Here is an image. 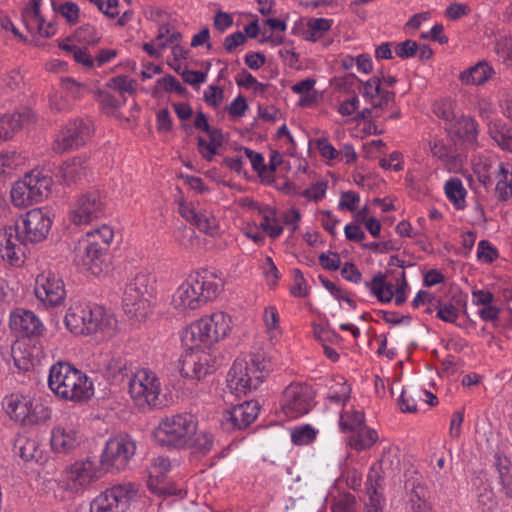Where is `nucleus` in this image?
I'll use <instances>...</instances> for the list:
<instances>
[{"label": "nucleus", "instance_id": "f257e3e1", "mask_svg": "<svg viewBox=\"0 0 512 512\" xmlns=\"http://www.w3.org/2000/svg\"><path fill=\"white\" fill-rule=\"evenodd\" d=\"M222 286V279L214 271L204 269L191 273L173 293L171 304L180 312L199 309L214 300Z\"/></svg>", "mask_w": 512, "mask_h": 512}, {"label": "nucleus", "instance_id": "f03ea898", "mask_svg": "<svg viewBox=\"0 0 512 512\" xmlns=\"http://www.w3.org/2000/svg\"><path fill=\"white\" fill-rule=\"evenodd\" d=\"M66 327L75 335H91L101 332L112 336L116 318L104 307L90 302L73 303L65 316Z\"/></svg>", "mask_w": 512, "mask_h": 512}, {"label": "nucleus", "instance_id": "7ed1b4c3", "mask_svg": "<svg viewBox=\"0 0 512 512\" xmlns=\"http://www.w3.org/2000/svg\"><path fill=\"white\" fill-rule=\"evenodd\" d=\"M273 369L269 358L262 353L238 358L229 370L228 387L237 395H246L255 390Z\"/></svg>", "mask_w": 512, "mask_h": 512}, {"label": "nucleus", "instance_id": "20e7f679", "mask_svg": "<svg viewBox=\"0 0 512 512\" xmlns=\"http://www.w3.org/2000/svg\"><path fill=\"white\" fill-rule=\"evenodd\" d=\"M233 318L224 311H215L190 324L182 333L184 346L211 345L227 338L233 329Z\"/></svg>", "mask_w": 512, "mask_h": 512}, {"label": "nucleus", "instance_id": "39448f33", "mask_svg": "<svg viewBox=\"0 0 512 512\" xmlns=\"http://www.w3.org/2000/svg\"><path fill=\"white\" fill-rule=\"evenodd\" d=\"M114 238V231L108 225L87 232L74 246L73 261L93 274L102 271L106 252Z\"/></svg>", "mask_w": 512, "mask_h": 512}, {"label": "nucleus", "instance_id": "423d86ee", "mask_svg": "<svg viewBox=\"0 0 512 512\" xmlns=\"http://www.w3.org/2000/svg\"><path fill=\"white\" fill-rule=\"evenodd\" d=\"M155 277L148 272H138L126 285L122 303L125 314L136 321L145 320L152 312Z\"/></svg>", "mask_w": 512, "mask_h": 512}, {"label": "nucleus", "instance_id": "0eeeda50", "mask_svg": "<svg viewBox=\"0 0 512 512\" xmlns=\"http://www.w3.org/2000/svg\"><path fill=\"white\" fill-rule=\"evenodd\" d=\"M198 428L197 417L183 412L166 416L154 431L155 440L162 446L183 449Z\"/></svg>", "mask_w": 512, "mask_h": 512}, {"label": "nucleus", "instance_id": "6e6552de", "mask_svg": "<svg viewBox=\"0 0 512 512\" xmlns=\"http://www.w3.org/2000/svg\"><path fill=\"white\" fill-rule=\"evenodd\" d=\"M8 417L22 425H37L51 419V409L30 394L13 392L2 402Z\"/></svg>", "mask_w": 512, "mask_h": 512}, {"label": "nucleus", "instance_id": "1a4fd4ad", "mask_svg": "<svg viewBox=\"0 0 512 512\" xmlns=\"http://www.w3.org/2000/svg\"><path fill=\"white\" fill-rule=\"evenodd\" d=\"M53 180L45 170L34 169L16 181L11 189V201L15 207H28L46 199Z\"/></svg>", "mask_w": 512, "mask_h": 512}, {"label": "nucleus", "instance_id": "9d476101", "mask_svg": "<svg viewBox=\"0 0 512 512\" xmlns=\"http://www.w3.org/2000/svg\"><path fill=\"white\" fill-rule=\"evenodd\" d=\"M101 477L98 464L90 458L79 459L66 466L56 479L58 489L69 497L83 494Z\"/></svg>", "mask_w": 512, "mask_h": 512}, {"label": "nucleus", "instance_id": "9b49d317", "mask_svg": "<svg viewBox=\"0 0 512 512\" xmlns=\"http://www.w3.org/2000/svg\"><path fill=\"white\" fill-rule=\"evenodd\" d=\"M136 440L126 433L110 437L102 450L100 464L107 471H122L135 456Z\"/></svg>", "mask_w": 512, "mask_h": 512}, {"label": "nucleus", "instance_id": "f8f14e48", "mask_svg": "<svg viewBox=\"0 0 512 512\" xmlns=\"http://www.w3.org/2000/svg\"><path fill=\"white\" fill-rule=\"evenodd\" d=\"M129 393L138 406L158 407L163 404L160 379L148 368L139 369L132 375L129 380Z\"/></svg>", "mask_w": 512, "mask_h": 512}, {"label": "nucleus", "instance_id": "ddd939ff", "mask_svg": "<svg viewBox=\"0 0 512 512\" xmlns=\"http://www.w3.org/2000/svg\"><path fill=\"white\" fill-rule=\"evenodd\" d=\"M52 218L44 208H32L19 215L14 226L24 246L44 241L51 230Z\"/></svg>", "mask_w": 512, "mask_h": 512}, {"label": "nucleus", "instance_id": "4468645a", "mask_svg": "<svg viewBox=\"0 0 512 512\" xmlns=\"http://www.w3.org/2000/svg\"><path fill=\"white\" fill-rule=\"evenodd\" d=\"M106 215V198L99 191H89L80 195L72 203L69 221L75 226H87Z\"/></svg>", "mask_w": 512, "mask_h": 512}, {"label": "nucleus", "instance_id": "2eb2a0df", "mask_svg": "<svg viewBox=\"0 0 512 512\" xmlns=\"http://www.w3.org/2000/svg\"><path fill=\"white\" fill-rule=\"evenodd\" d=\"M137 493L133 483L113 485L98 494L90 503V512H126Z\"/></svg>", "mask_w": 512, "mask_h": 512}, {"label": "nucleus", "instance_id": "dca6fc26", "mask_svg": "<svg viewBox=\"0 0 512 512\" xmlns=\"http://www.w3.org/2000/svg\"><path fill=\"white\" fill-rule=\"evenodd\" d=\"M85 441L86 436L80 425L71 419L60 421L50 432V447L55 454L74 453Z\"/></svg>", "mask_w": 512, "mask_h": 512}, {"label": "nucleus", "instance_id": "f3484780", "mask_svg": "<svg viewBox=\"0 0 512 512\" xmlns=\"http://www.w3.org/2000/svg\"><path fill=\"white\" fill-rule=\"evenodd\" d=\"M314 398L315 393L310 385L291 383L282 393L280 406L288 418L295 419L310 412Z\"/></svg>", "mask_w": 512, "mask_h": 512}, {"label": "nucleus", "instance_id": "a211bd4d", "mask_svg": "<svg viewBox=\"0 0 512 512\" xmlns=\"http://www.w3.org/2000/svg\"><path fill=\"white\" fill-rule=\"evenodd\" d=\"M34 292L36 298L47 307L60 306L66 298L63 280L52 271L37 275Z\"/></svg>", "mask_w": 512, "mask_h": 512}, {"label": "nucleus", "instance_id": "6ab92c4d", "mask_svg": "<svg viewBox=\"0 0 512 512\" xmlns=\"http://www.w3.org/2000/svg\"><path fill=\"white\" fill-rule=\"evenodd\" d=\"M201 346H185V353L180 360V373L183 377L200 380L210 373L212 368L210 365L211 356Z\"/></svg>", "mask_w": 512, "mask_h": 512}, {"label": "nucleus", "instance_id": "aec40b11", "mask_svg": "<svg viewBox=\"0 0 512 512\" xmlns=\"http://www.w3.org/2000/svg\"><path fill=\"white\" fill-rule=\"evenodd\" d=\"M179 213L199 231L211 237L220 235L219 221L211 211L199 208L194 203L181 202Z\"/></svg>", "mask_w": 512, "mask_h": 512}, {"label": "nucleus", "instance_id": "412c9836", "mask_svg": "<svg viewBox=\"0 0 512 512\" xmlns=\"http://www.w3.org/2000/svg\"><path fill=\"white\" fill-rule=\"evenodd\" d=\"M9 326L21 337H38L42 335L45 326L40 318L32 311L16 308L10 313Z\"/></svg>", "mask_w": 512, "mask_h": 512}, {"label": "nucleus", "instance_id": "4be33fe9", "mask_svg": "<svg viewBox=\"0 0 512 512\" xmlns=\"http://www.w3.org/2000/svg\"><path fill=\"white\" fill-rule=\"evenodd\" d=\"M259 404L257 401H245L223 413L221 424L226 430L244 429L258 416Z\"/></svg>", "mask_w": 512, "mask_h": 512}, {"label": "nucleus", "instance_id": "5701e85b", "mask_svg": "<svg viewBox=\"0 0 512 512\" xmlns=\"http://www.w3.org/2000/svg\"><path fill=\"white\" fill-rule=\"evenodd\" d=\"M19 235L14 225L0 228V257L11 266H19L22 263L24 243L21 242Z\"/></svg>", "mask_w": 512, "mask_h": 512}, {"label": "nucleus", "instance_id": "b1692460", "mask_svg": "<svg viewBox=\"0 0 512 512\" xmlns=\"http://www.w3.org/2000/svg\"><path fill=\"white\" fill-rule=\"evenodd\" d=\"M22 21L32 35L50 38L57 32L56 25L52 22H46L41 15L40 0H30L23 8Z\"/></svg>", "mask_w": 512, "mask_h": 512}, {"label": "nucleus", "instance_id": "393cba45", "mask_svg": "<svg viewBox=\"0 0 512 512\" xmlns=\"http://www.w3.org/2000/svg\"><path fill=\"white\" fill-rule=\"evenodd\" d=\"M78 369L66 362L53 364L49 370L48 387L59 398L68 400V389Z\"/></svg>", "mask_w": 512, "mask_h": 512}, {"label": "nucleus", "instance_id": "a878e982", "mask_svg": "<svg viewBox=\"0 0 512 512\" xmlns=\"http://www.w3.org/2000/svg\"><path fill=\"white\" fill-rule=\"evenodd\" d=\"M479 180L485 185L504 181H512V165L503 162L485 161L475 165Z\"/></svg>", "mask_w": 512, "mask_h": 512}, {"label": "nucleus", "instance_id": "bb28decb", "mask_svg": "<svg viewBox=\"0 0 512 512\" xmlns=\"http://www.w3.org/2000/svg\"><path fill=\"white\" fill-rule=\"evenodd\" d=\"M361 84V95L373 108H383L394 101L395 94L385 90L378 77L372 76Z\"/></svg>", "mask_w": 512, "mask_h": 512}, {"label": "nucleus", "instance_id": "cd10ccee", "mask_svg": "<svg viewBox=\"0 0 512 512\" xmlns=\"http://www.w3.org/2000/svg\"><path fill=\"white\" fill-rule=\"evenodd\" d=\"M34 114L30 108H22L11 114H6L0 118L1 139L7 141L20 129L33 121Z\"/></svg>", "mask_w": 512, "mask_h": 512}, {"label": "nucleus", "instance_id": "c85d7f7f", "mask_svg": "<svg viewBox=\"0 0 512 512\" xmlns=\"http://www.w3.org/2000/svg\"><path fill=\"white\" fill-rule=\"evenodd\" d=\"M450 134L462 140L468 147L477 146L478 125L474 118L460 115L450 126H447Z\"/></svg>", "mask_w": 512, "mask_h": 512}, {"label": "nucleus", "instance_id": "c756f323", "mask_svg": "<svg viewBox=\"0 0 512 512\" xmlns=\"http://www.w3.org/2000/svg\"><path fill=\"white\" fill-rule=\"evenodd\" d=\"M350 395L351 386L343 376L337 375L327 380L325 399L330 404L344 407Z\"/></svg>", "mask_w": 512, "mask_h": 512}, {"label": "nucleus", "instance_id": "7c9ffc66", "mask_svg": "<svg viewBox=\"0 0 512 512\" xmlns=\"http://www.w3.org/2000/svg\"><path fill=\"white\" fill-rule=\"evenodd\" d=\"M172 463L167 456H158L153 459L150 470L147 486L152 493L163 494L165 487L162 486V481L165 475L171 470Z\"/></svg>", "mask_w": 512, "mask_h": 512}, {"label": "nucleus", "instance_id": "2f4dec72", "mask_svg": "<svg viewBox=\"0 0 512 512\" xmlns=\"http://www.w3.org/2000/svg\"><path fill=\"white\" fill-rule=\"evenodd\" d=\"M93 395L94 385L92 380L78 369V375H75L68 389L69 397L67 401L80 403L90 399Z\"/></svg>", "mask_w": 512, "mask_h": 512}, {"label": "nucleus", "instance_id": "473e14b6", "mask_svg": "<svg viewBox=\"0 0 512 512\" xmlns=\"http://www.w3.org/2000/svg\"><path fill=\"white\" fill-rule=\"evenodd\" d=\"M88 165L84 157H73L65 161L58 174L66 184L76 183L87 175Z\"/></svg>", "mask_w": 512, "mask_h": 512}, {"label": "nucleus", "instance_id": "72a5a7b5", "mask_svg": "<svg viewBox=\"0 0 512 512\" xmlns=\"http://www.w3.org/2000/svg\"><path fill=\"white\" fill-rule=\"evenodd\" d=\"M487 126L488 134L496 145L512 153V128L501 119L490 120Z\"/></svg>", "mask_w": 512, "mask_h": 512}, {"label": "nucleus", "instance_id": "f704fd0d", "mask_svg": "<svg viewBox=\"0 0 512 512\" xmlns=\"http://www.w3.org/2000/svg\"><path fill=\"white\" fill-rule=\"evenodd\" d=\"M433 157L443 163L449 172H457L460 169V159L454 149L443 140H435L431 146Z\"/></svg>", "mask_w": 512, "mask_h": 512}, {"label": "nucleus", "instance_id": "c9c22d12", "mask_svg": "<svg viewBox=\"0 0 512 512\" xmlns=\"http://www.w3.org/2000/svg\"><path fill=\"white\" fill-rule=\"evenodd\" d=\"M495 71L486 61H479L460 74V80L467 85H482L487 82Z\"/></svg>", "mask_w": 512, "mask_h": 512}, {"label": "nucleus", "instance_id": "e433bc0d", "mask_svg": "<svg viewBox=\"0 0 512 512\" xmlns=\"http://www.w3.org/2000/svg\"><path fill=\"white\" fill-rule=\"evenodd\" d=\"M189 444L184 449L191 451L196 457H204L208 455L214 446V435L206 430H198L193 436H190Z\"/></svg>", "mask_w": 512, "mask_h": 512}, {"label": "nucleus", "instance_id": "4c0bfd02", "mask_svg": "<svg viewBox=\"0 0 512 512\" xmlns=\"http://www.w3.org/2000/svg\"><path fill=\"white\" fill-rule=\"evenodd\" d=\"M365 287L382 303H388L394 297V284L388 282L382 273H377L371 281L365 282Z\"/></svg>", "mask_w": 512, "mask_h": 512}, {"label": "nucleus", "instance_id": "58836bf2", "mask_svg": "<svg viewBox=\"0 0 512 512\" xmlns=\"http://www.w3.org/2000/svg\"><path fill=\"white\" fill-rule=\"evenodd\" d=\"M378 440L376 430L369 428L366 424L351 432L348 445L356 451L370 449Z\"/></svg>", "mask_w": 512, "mask_h": 512}, {"label": "nucleus", "instance_id": "ea45409f", "mask_svg": "<svg viewBox=\"0 0 512 512\" xmlns=\"http://www.w3.org/2000/svg\"><path fill=\"white\" fill-rule=\"evenodd\" d=\"M444 193L453 207L457 210H463L466 207L467 190L461 179L457 177L449 178L444 184Z\"/></svg>", "mask_w": 512, "mask_h": 512}, {"label": "nucleus", "instance_id": "a19ab883", "mask_svg": "<svg viewBox=\"0 0 512 512\" xmlns=\"http://www.w3.org/2000/svg\"><path fill=\"white\" fill-rule=\"evenodd\" d=\"M261 215L260 228L271 238L276 239L283 233V227L277 217L276 210L264 205L259 208Z\"/></svg>", "mask_w": 512, "mask_h": 512}, {"label": "nucleus", "instance_id": "79ce46f5", "mask_svg": "<svg viewBox=\"0 0 512 512\" xmlns=\"http://www.w3.org/2000/svg\"><path fill=\"white\" fill-rule=\"evenodd\" d=\"M332 19L310 18L307 21L306 29L303 31V38L309 42H317L331 29Z\"/></svg>", "mask_w": 512, "mask_h": 512}, {"label": "nucleus", "instance_id": "37998d69", "mask_svg": "<svg viewBox=\"0 0 512 512\" xmlns=\"http://www.w3.org/2000/svg\"><path fill=\"white\" fill-rule=\"evenodd\" d=\"M365 423V415L361 410L354 408L344 409L339 417V429L344 433H351L360 429Z\"/></svg>", "mask_w": 512, "mask_h": 512}, {"label": "nucleus", "instance_id": "c03bdc74", "mask_svg": "<svg viewBox=\"0 0 512 512\" xmlns=\"http://www.w3.org/2000/svg\"><path fill=\"white\" fill-rule=\"evenodd\" d=\"M427 488L420 482L413 483L409 503L412 512H434L432 505L427 501Z\"/></svg>", "mask_w": 512, "mask_h": 512}, {"label": "nucleus", "instance_id": "a18cd8bd", "mask_svg": "<svg viewBox=\"0 0 512 512\" xmlns=\"http://www.w3.org/2000/svg\"><path fill=\"white\" fill-rule=\"evenodd\" d=\"M263 322L271 341L277 342L281 337L280 316L275 306H268L263 312Z\"/></svg>", "mask_w": 512, "mask_h": 512}, {"label": "nucleus", "instance_id": "49530a36", "mask_svg": "<svg viewBox=\"0 0 512 512\" xmlns=\"http://www.w3.org/2000/svg\"><path fill=\"white\" fill-rule=\"evenodd\" d=\"M53 10L61 16L68 24L75 25L79 21L80 8L78 4L71 1L52 2Z\"/></svg>", "mask_w": 512, "mask_h": 512}, {"label": "nucleus", "instance_id": "de8ad7c7", "mask_svg": "<svg viewBox=\"0 0 512 512\" xmlns=\"http://www.w3.org/2000/svg\"><path fill=\"white\" fill-rule=\"evenodd\" d=\"M495 466L499 474L503 492L507 497L512 499V472L509 467V460L506 457L498 456Z\"/></svg>", "mask_w": 512, "mask_h": 512}, {"label": "nucleus", "instance_id": "09e8293b", "mask_svg": "<svg viewBox=\"0 0 512 512\" xmlns=\"http://www.w3.org/2000/svg\"><path fill=\"white\" fill-rule=\"evenodd\" d=\"M66 128L79 146L83 145L92 133L90 122L83 119L69 122Z\"/></svg>", "mask_w": 512, "mask_h": 512}, {"label": "nucleus", "instance_id": "8fccbe9b", "mask_svg": "<svg viewBox=\"0 0 512 512\" xmlns=\"http://www.w3.org/2000/svg\"><path fill=\"white\" fill-rule=\"evenodd\" d=\"M318 435V431L309 424L296 426L291 430V441L295 445H308L312 443Z\"/></svg>", "mask_w": 512, "mask_h": 512}, {"label": "nucleus", "instance_id": "3c124183", "mask_svg": "<svg viewBox=\"0 0 512 512\" xmlns=\"http://www.w3.org/2000/svg\"><path fill=\"white\" fill-rule=\"evenodd\" d=\"M420 388L408 387L402 390L399 398L401 411L413 413L417 411V399H420Z\"/></svg>", "mask_w": 512, "mask_h": 512}, {"label": "nucleus", "instance_id": "603ef678", "mask_svg": "<svg viewBox=\"0 0 512 512\" xmlns=\"http://www.w3.org/2000/svg\"><path fill=\"white\" fill-rule=\"evenodd\" d=\"M109 87L120 97H124L125 93L132 95L136 92L137 82L128 76L120 75L111 79Z\"/></svg>", "mask_w": 512, "mask_h": 512}, {"label": "nucleus", "instance_id": "864d4df0", "mask_svg": "<svg viewBox=\"0 0 512 512\" xmlns=\"http://www.w3.org/2000/svg\"><path fill=\"white\" fill-rule=\"evenodd\" d=\"M181 34L174 30L169 24H162L158 28L156 44L160 48H167L169 45L179 42Z\"/></svg>", "mask_w": 512, "mask_h": 512}, {"label": "nucleus", "instance_id": "5fc2aeb1", "mask_svg": "<svg viewBox=\"0 0 512 512\" xmlns=\"http://www.w3.org/2000/svg\"><path fill=\"white\" fill-rule=\"evenodd\" d=\"M436 316L447 323H455L459 316L458 308L452 302H437Z\"/></svg>", "mask_w": 512, "mask_h": 512}, {"label": "nucleus", "instance_id": "6e6d98bb", "mask_svg": "<svg viewBox=\"0 0 512 512\" xmlns=\"http://www.w3.org/2000/svg\"><path fill=\"white\" fill-rule=\"evenodd\" d=\"M75 38L79 42L88 45H95L100 41L101 35L94 26L90 24H85L76 30Z\"/></svg>", "mask_w": 512, "mask_h": 512}, {"label": "nucleus", "instance_id": "4d7b16f0", "mask_svg": "<svg viewBox=\"0 0 512 512\" xmlns=\"http://www.w3.org/2000/svg\"><path fill=\"white\" fill-rule=\"evenodd\" d=\"M18 455L25 461L35 460L39 451L35 440L19 439L17 441Z\"/></svg>", "mask_w": 512, "mask_h": 512}, {"label": "nucleus", "instance_id": "13d9d810", "mask_svg": "<svg viewBox=\"0 0 512 512\" xmlns=\"http://www.w3.org/2000/svg\"><path fill=\"white\" fill-rule=\"evenodd\" d=\"M76 140L69 134L66 126L60 130L55 139L53 149L57 153H64L74 147H78Z\"/></svg>", "mask_w": 512, "mask_h": 512}, {"label": "nucleus", "instance_id": "bf43d9fd", "mask_svg": "<svg viewBox=\"0 0 512 512\" xmlns=\"http://www.w3.org/2000/svg\"><path fill=\"white\" fill-rule=\"evenodd\" d=\"M495 52L506 65H512V38L502 37L495 43Z\"/></svg>", "mask_w": 512, "mask_h": 512}, {"label": "nucleus", "instance_id": "052dcab7", "mask_svg": "<svg viewBox=\"0 0 512 512\" xmlns=\"http://www.w3.org/2000/svg\"><path fill=\"white\" fill-rule=\"evenodd\" d=\"M262 273L268 286L275 287L280 279V272L272 258L267 256L262 263Z\"/></svg>", "mask_w": 512, "mask_h": 512}, {"label": "nucleus", "instance_id": "680f3d73", "mask_svg": "<svg viewBox=\"0 0 512 512\" xmlns=\"http://www.w3.org/2000/svg\"><path fill=\"white\" fill-rule=\"evenodd\" d=\"M409 286L405 277V272L401 271L399 276L395 279L394 284V299L397 306L402 305L407 299V292Z\"/></svg>", "mask_w": 512, "mask_h": 512}, {"label": "nucleus", "instance_id": "e2e57ef3", "mask_svg": "<svg viewBox=\"0 0 512 512\" xmlns=\"http://www.w3.org/2000/svg\"><path fill=\"white\" fill-rule=\"evenodd\" d=\"M356 499L352 494H343L335 499L331 506L332 512H356Z\"/></svg>", "mask_w": 512, "mask_h": 512}, {"label": "nucleus", "instance_id": "0e129e2a", "mask_svg": "<svg viewBox=\"0 0 512 512\" xmlns=\"http://www.w3.org/2000/svg\"><path fill=\"white\" fill-rule=\"evenodd\" d=\"M498 257V251L488 241L481 240L477 247V258L482 263H492Z\"/></svg>", "mask_w": 512, "mask_h": 512}, {"label": "nucleus", "instance_id": "69168bd1", "mask_svg": "<svg viewBox=\"0 0 512 512\" xmlns=\"http://www.w3.org/2000/svg\"><path fill=\"white\" fill-rule=\"evenodd\" d=\"M293 284L290 287V293L294 297H306L308 294L307 283L299 269H293Z\"/></svg>", "mask_w": 512, "mask_h": 512}, {"label": "nucleus", "instance_id": "338daca9", "mask_svg": "<svg viewBox=\"0 0 512 512\" xmlns=\"http://www.w3.org/2000/svg\"><path fill=\"white\" fill-rule=\"evenodd\" d=\"M316 148L325 160L334 161L339 158L338 150L325 137L317 139Z\"/></svg>", "mask_w": 512, "mask_h": 512}, {"label": "nucleus", "instance_id": "774afa93", "mask_svg": "<svg viewBox=\"0 0 512 512\" xmlns=\"http://www.w3.org/2000/svg\"><path fill=\"white\" fill-rule=\"evenodd\" d=\"M360 202V196L353 191H346L341 193L338 208L342 211L354 212Z\"/></svg>", "mask_w": 512, "mask_h": 512}]
</instances>
